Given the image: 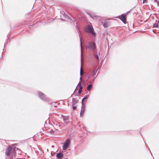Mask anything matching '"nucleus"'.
Listing matches in <instances>:
<instances>
[{"instance_id":"obj_23","label":"nucleus","mask_w":159,"mask_h":159,"mask_svg":"<svg viewBox=\"0 0 159 159\" xmlns=\"http://www.w3.org/2000/svg\"><path fill=\"white\" fill-rule=\"evenodd\" d=\"M73 109L74 110H76V106L75 105H72Z\"/></svg>"},{"instance_id":"obj_35","label":"nucleus","mask_w":159,"mask_h":159,"mask_svg":"<svg viewBox=\"0 0 159 159\" xmlns=\"http://www.w3.org/2000/svg\"><path fill=\"white\" fill-rule=\"evenodd\" d=\"M54 147V146L53 145L52 146V148Z\"/></svg>"},{"instance_id":"obj_9","label":"nucleus","mask_w":159,"mask_h":159,"mask_svg":"<svg viewBox=\"0 0 159 159\" xmlns=\"http://www.w3.org/2000/svg\"><path fill=\"white\" fill-rule=\"evenodd\" d=\"M64 16L65 18H67V19L69 20V21L71 23H72L73 22L74 23V21L67 15L65 14Z\"/></svg>"},{"instance_id":"obj_29","label":"nucleus","mask_w":159,"mask_h":159,"mask_svg":"<svg viewBox=\"0 0 159 159\" xmlns=\"http://www.w3.org/2000/svg\"><path fill=\"white\" fill-rule=\"evenodd\" d=\"M16 148H14L13 149V150L14 151L15 150V149Z\"/></svg>"},{"instance_id":"obj_34","label":"nucleus","mask_w":159,"mask_h":159,"mask_svg":"<svg viewBox=\"0 0 159 159\" xmlns=\"http://www.w3.org/2000/svg\"><path fill=\"white\" fill-rule=\"evenodd\" d=\"M90 76H89L88 78H90Z\"/></svg>"},{"instance_id":"obj_7","label":"nucleus","mask_w":159,"mask_h":159,"mask_svg":"<svg viewBox=\"0 0 159 159\" xmlns=\"http://www.w3.org/2000/svg\"><path fill=\"white\" fill-rule=\"evenodd\" d=\"M56 157L58 158L62 159L63 157V154L61 152L58 153L57 154Z\"/></svg>"},{"instance_id":"obj_11","label":"nucleus","mask_w":159,"mask_h":159,"mask_svg":"<svg viewBox=\"0 0 159 159\" xmlns=\"http://www.w3.org/2000/svg\"><path fill=\"white\" fill-rule=\"evenodd\" d=\"M78 102V100H76L75 99L73 98L72 99V105H75Z\"/></svg>"},{"instance_id":"obj_8","label":"nucleus","mask_w":159,"mask_h":159,"mask_svg":"<svg viewBox=\"0 0 159 159\" xmlns=\"http://www.w3.org/2000/svg\"><path fill=\"white\" fill-rule=\"evenodd\" d=\"M102 24L104 27L107 28L109 26V22L105 20L104 22H102Z\"/></svg>"},{"instance_id":"obj_14","label":"nucleus","mask_w":159,"mask_h":159,"mask_svg":"<svg viewBox=\"0 0 159 159\" xmlns=\"http://www.w3.org/2000/svg\"><path fill=\"white\" fill-rule=\"evenodd\" d=\"M69 146L68 145L66 144H65L64 143V145L63 146L62 148L63 149V150H66V149H67Z\"/></svg>"},{"instance_id":"obj_4","label":"nucleus","mask_w":159,"mask_h":159,"mask_svg":"<svg viewBox=\"0 0 159 159\" xmlns=\"http://www.w3.org/2000/svg\"><path fill=\"white\" fill-rule=\"evenodd\" d=\"M126 14H122L121 15L118 16L117 18L120 19L124 24H126Z\"/></svg>"},{"instance_id":"obj_16","label":"nucleus","mask_w":159,"mask_h":159,"mask_svg":"<svg viewBox=\"0 0 159 159\" xmlns=\"http://www.w3.org/2000/svg\"><path fill=\"white\" fill-rule=\"evenodd\" d=\"M85 108H82L80 112V116H82L84 114Z\"/></svg>"},{"instance_id":"obj_26","label":"nucleus","mask_w":159,"mask_h":159,"mask_svg":"<svg viewBox=\"0 0 159 159\" xmlns=\"http://www.w3.org/2000/svg\"><path fill=\"white\" fill-rule=\"evenodd\" d=\"M96 77H97V76L93 77V82L94 81V80L96 78Z\"/></svg>"},{"instance_id":"obj_39","label":"nucleus","mask_w":159,"mask_h":159,"mask_svg":"<svg viewBox=\"0 0 159 159\" xmlns=\"http://www.w3.org/2000/svg\"><path fill=\"white\" fill-rule=\"evenodd\" d=\"M154 30H153V32H154Z\"/></svg>"},{"instance_id":"obj_31","label":"nucleus","mask_w":159,"mask_h":159,"mask_svg":"<svg viewBox=\"0 0 159 159\" xmlns=\"http://www.w3.org/2000/svg\"><path fill=\"white\" fill-rule=\"evenodd\" d=\"M61 20H62V21H64L65 20H64V19H61Z\"/></svg>"},{"instance_id":"obj_33","label":"nucleus","mask_w":159,"mask_h":159,"mask_svg":"<svg viewBox=\"0 0 159 159\" xmlns=\"http://www.w3.org/2000/svg\"><path fill=\"white\" fill-rule=\"evenodd\" d=\"M84 81V80H81V81Z\"/></svg>"},{"instance_id":"obj_3","label":"nucleus","mask_w":159,"mask_h":159,"mask_svg":"<svg viewBox=\"0 0 159 159\" xmlns=\"http://www.w3.org/2000/svg\"><path fill=\"white\" fill-rule=\"evenodd\" d=\"M38 93L39 98L42 100L45 101H49V99L46 97V95L44 93L41 92H39Z\"/></svg>"},{"instance_id":"obj_2","label":"nucleus","mask_w":159,"mask_h":159,"mask_svg":"<svg viewBox=\"0 0 159 159\" xmlns=\"http://www.w3.org/2000/svg\"><path fill=\"white\" fill-rule=\"evenodd\" d=\"M86 49H90L93 52H94L96 48V44L94 41H91L89 42L86 47Z\"/></svg>"},{"instance_id":"obj_24","label":"nucleus","mask_w":159,"mask_h":159,"mask_svg":"<svg viewBox=\"0 0 159 159\" xmlns=\"http://www.w3.org/2000/svg\"><path fill=\"white\" fill-rule=\"evenodd\" d=\"M49 132L51 134H52L54 132V131L52 129L51 130H50V131H49Z\"/></svg>"},{"instance_id":"obj_19","label":"nucleus","mask_w":159,"mask_h":159,"mask_svg":"<svg viewBox=\"0 0 159 159\" xmlns=\"http://www.w3.org/2000/svg\"><path fill=\"white\" fill-rule=\"evenodd\" d=\"M93 87V85L92 84H90L87 87V89L88 90H90Z\"/></svg>"},{"instance_id":"obj_18","label":"nucleus","mask_w":159,"mask_h":159,"mask_svg":"<svg viewBox=\"0 0 159 159\" xmlns=\"http://www.w3.org/2000/svg\"><path fill=\"white\" fill-rule=\"evenodd\" d=\"M96 73V69H94L92 71V74L91 75H92L93 76L95 75Z\"/></svg>"},{"instance_id":"obj_38","label":"nucleus","mask_w":159,"mask_h":159,"mask_svg":"<svg viewBox=\"0 0 159 159\" xmlns=\"http://www.w3.org/2000/svg\"><path fill=\"white\" fill-rule=\"evenodd\" d=\"M1 57H2V55Z\"/></svg>"},{"instance_id":"obj_36","label":"nucleus","mask_w":159,"mask_h":159,"mask_svg":"<svg viewBox=\"0 0 159 159\" xmlns=\"http://www.w3.org/2000/svg\"><path fill=\"white\" fill-rule=\"evenodd\" d=\"M76 26L78 28V26L77 25Z\"/></svg>"},{"instance_id":"obj_30","label":"nucleus","mask_w":159,"mask_h":159,"mask_svg":"<svg viewBox=\"0 0 159 159\" xmlns=\"http://www.w3.org/2000/svg\"><path fill=\"white\" fill-rule=\"evenodd\" d=\"M94 16L95 17H98L97 16H96V15H94Z\"/></svg>"},{"instance_id":"obj_13","label":"nucleus","mask_w":159,"mask_h":159,"mask_svg":"<svg viewBox=\"0 0 159 159\" xmlns=\"http://www.w3.org/2000/svg\"><path fill=\"white\" fill-rule=\"evenodd\" d=\"M159 23V21L158 20L157 21H156V22L155 23L153 26V28L156 27L157 28L158 27V24Z\"/></svg>"},{"instance_id":"obj_10","label":"nucleus","mask_w":159,"mask_h":159,"mask_svg":"<svg viewBox=\"0 0 159 159\" xmlns=\"http://www.w3.org/2000/svg\"><path fill=\"white\" fill-rule=\"evenodd\" d=\"M80 82H79V83L78 84V85H79L80 86V88H79V91H78V93L79 94H80L82 92V89L83 88L82 86L80 84Z\"/></svg>"},{"instance_id":"obj_6","label":"nucleus","mask_w":159,"mask_h":159,"mask_svg":"<svg viewBox=\"0 0 159 159\" xmlns=\"http://www.w3.org/2000/svg\"><path fill=\"white\" fill-rule=\"evenodd\" d=\"M79 34L80 35V47H81V61H82V43L81 41V38L80 36V32L79 31L78 32Z\"/></svg>"},{"instance_id":"obj_21","label":"nucleus","mask_w":159,"mask_h":159,"mask_svg":"<svg viewBox=\"0 0 159 159\" xmlns=\"http://www.w3.org/2000/svg\"><path fill=\"white\" fill-rule=\"evenodd\" d=\"M82 108H85V103L84 102L81 101Z\"/></svg>"},{"instance_id":"obj_17","label":"nucleus","mask_w":159,"mask_h":159,"mask_svg":"<svg viewBox=\"0 0 159 159\" xmlns=\"http://www.w3.org/2000/svg\"><path fill=\"white\" fill-rule=\"evenodd\" d=\"M84 74V71L82 69V66H81L80 70V75L81 76L83 75ZM82 79V77L80 76V80H81Z\"/></svg>"},{"instance_id":"obj_12","label":"nucleus","mask_w":159,"mask_h":159,"mask_svg":"<svg viewBox=\"0 0 159 159\" xmlns=\"http://www.w3.org/2000/svg\"><path fill=\"white\" fill-rule=\"evenodd\" d=\"M70 140L69 139H67L66 141H65V142L64 143L68 145L69 146L70 144Z\"/></svg>"},{"instance_id":"obj_25","label":"nucleus","mask_w":159,"mask_h":159,"mask_svg":"<svg viewBox=\"0 0 159 159\" xmlns=\"http://www.w3.org/2000/svg\"><path fill=\"white\" fill-rule=\"evenodd\" d=\"M147 1V0H143V3H144L145 2Z\"/></svg>"},{"instance_id":"obj_32","label":"nucleus","mask_w":159,"mask_h":159,"mask_svg":"<svg viewBox=\"0 0 159 159\" xmlns=\"http://www.w3.org/2000/svg\"><path fill=\"white\" fill-rule=\"evenodd\" d=\"M77 88V87H76V89H75V90H74V92H75V90Z\"/></svg>"},{"instance_id":"obj_22","label":"nucleus","mask_w":159,"mask_h":159,"mask_svg":"<svg viewBox=\"0 0 159 159\" xmlns=\"http://www.w3.org/2000/svg\"><path fill=\"white\" fill-rule=\"evenodd\" d=\"M88 98V96H86L84 97L82 99V102H84V100L87 99Z\"/></svg>"},{"instance_id":"obj_15","label":"nucleus","mask_w":159,"mask_h":159,"mask_svg":"<svg viewBox=\"0 0 159 159\" xmlns=\"http://www.w3.org/2000/svg\"><path fill=\"white\" fill-rule=\"evenodd\" d=\"M62 116L63 119V120L64 122L66 123L67 122L66 121L68 120V117L66 116Z\"/></svg>"},{"instance_id":"obj_20","label":"nucleus","mask_w":159,"mask_h":159,"mask_svg":"<svg viewBox=\"0 0 159 159\" xmlns=\"http://www.w3.org/2000/svg\"><path fill=\"white\" fill-rule=\"evenodd\" d=\"M93 55L94 56V57H95V58L97 60H99V57L98 55L97 54H96L94 53L93 54Z\"/></svg>"},{"instance_id":"obj_1","label":"nucleus","mask_w":159,"mask_h":159,"mask_svg":"<svg viewBox=\"0 0 159 159\" xmlns=\"http://www.w3.org/2000/svg\"><path fill=\"white\" fill-rule=\"evenodd\" d=\"M84 31L86 32L91 33L93 36H96V34L94 30V29L92 25H89L87 27L84 29Z\"/></svg>"},{"instance_id":"obj_28","label":"nucleus","mask_w":159,"mask_h":159,"mask_svg":"<svg viewBox=\"0 0 159 159\" xmlns=\"http://www.w3.org/2000/svg\"><path fill=\"white\" fill-rule=\"evenodd\" d=\"M157 6H159V1H158V2H157Z\"/></svg>"},{"instance_id":"obj_27","label":"nucleus","mask_w":159,"mask_h":159,"mask_svg":"<svg viewBox=\"0 0 159 159\" xmlns=\"http://www.w3.org/2000/svg\"><path fill=\"white\" fill-rule=\"evenodd\" d=\"M158 1H157V0H154V2H155V3H157V2H158Z\"/></svg>"},{"instance_id":"obj_5","label":"nucleus","mask_w":159,"mask_h":159,"mask_svg":"<svg viewBox=\"0 0 159 159\" xmlns=\"http://www.w3.org/2000/svg\"><path fill=\"white\" fill-rule=\"evenodd\" d=\"M12 148L10 146H9L7 148L6 152L5 154L7 155H9L11 152L12 150Z\"/></svg>"},{"instance_id":"obj_37","label":"nucleus","mask_w":159,"mask_h":159,"mask_svg":"<svg viewBox=\"0 0 159 159\" xmlns=\"http://www.w3.org/2000/svg\"><path fill=\"white\" fill-rule=\"evenodd\" d=\"M73 94H72L71 95V97H72V95Z\"/></svg>"}]
</instances>
